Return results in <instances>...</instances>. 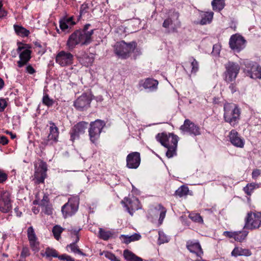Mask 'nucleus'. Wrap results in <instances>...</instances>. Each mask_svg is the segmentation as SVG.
<instances>
[{"instance_id":"nucleus-40","label":"nucleus","mask_w":261,"mask_h":261,"mask_svg":"<svg viewBox=\"0 0 261 261\" xmlns=\"http://www.w3.org/2000/svg\"><path fill=\"white\" fill-rule=\"evenodd\" d=\"M169 240V238L164 233V232L162 231H159L158 244L161 245L162 244L167 243L168 242Z\"/></svg>"},{"instance_id":"nucleus-61","label":"nucleus","mask_w":261,"mask_h":261,"mask_svg":"<svg viewBox=\"0 0 261 261\" xmlns=\"http://www.w3.org/2000/svg\"><path fill=\"white\" fill-rule=\"evenodd\" d=\"M64 20L67 22V23L70 25V27L73 26L75 24V22L72 21V17L67 19H64Z\"/></svg>"},{"instance_id":"nucleus-63","label":"nucleus","mask_w":261,"mask_h":261,"mask_svg":"<svg viewBox=\"0 0 261 261\" xmlns=\"http://www.w3.org/2000/svg\"><path fill=\"white\" fill-rule=\"evenodd\" d=\"M86 6L82 5L80 9V15L81 16L86 13Z\"/></svg>"},{"instance_id":"nucleus-55","label":"nucleus","mask_w":261,"mask_h":261,"mask_svg":"<svg viewBox=\"0 0 261 261\" xmlns=\"http://www.w3.org/2000/svg\"><path fill=\"white\" fill-rule=\"evenodd\" d=\"M7 174L3 170H0V182H3L7 179Z\"/></svg>"},{"instance_id":"nucleus-54","label":"nucleus","mask_w":261,"mask_h":261,"mask_svg":"<svg viewBox=\"0 0 261 261\" xmlns=\"http://www.w3.org/2000/svg\"><path fill=\"white\" fill-rule=\"evenodd\" d=\"M141 238V236L139 233H135L131 236H129V239L131 242L136 241L139 240Z\"/></svg>"},{"instance_id":"nucleus-28","label":"nucleus","mask_w":261,"mask_h":261,"mask_svg":"<svg viewBox=\"0 0 261 261\" xmlns=\"http://www.w3.org/2000/svg\"><path fill=\"white\" fill-rule=\"evenodd\" d=\"M252 253L250 250L239 247H236L231 252V255L234 257L238 256H249Z\"/></svg>"},{"instance_id":"nucleus-31","label":"nucleus","mask_w":261,"mask_h":261,"mask_svg":"<svg viewBox=\"0 0 261 261\" xmlns=\"http://www.w3.org/2000/svg\"><path fill=\"white\" fill-rule=\"evenodd\" d=\"M260 185L261 184L260 183L257 184L252 182L250 184H248L244 188L243 190L247 195L250 196L253 190L255 189L259 188Z\"/></svg>"},{"instance_id":"nucleus-30","label":"nucleus","mask_w":261,"mask_h":261,"mask_svg":"<svg viewBox=\"0 0 261 261\" xmlns=\"http://www.w3.org/2000/svg\"><path fill=\"white\" fill-rule=\"evenodd\" d=\"M214 13L213 12H204L201 15V19L200 20V24L204 25L210 23L213 18Z\"/></svg>"},{"instance_id":"nucleus-34","label":"nucleus","mask_w":261,"mask_h":261,"mask_svg":"<svg viewBox=\"0 0 261 261\" xmlns=\"http://www.w3.org/2000/svg\"><path fill=\"white\" fill-rule=\"evenodd\" d=\"M14 30L16 33L21 37H27L29 34L30 32L29 30H27L24 28L18 25H14Z\"/></svg>"},{"instance_id":"nucleus-49","label":"nucleus","mask_w":261,"mask_h":261,"mask_svg":"<svg viewBox=\"0 0 261 261\" xmlns=\"http://www.w3.org/2000/svg\"><path fill=\"white\" fill-rule=\"evenodd\" d=\"M69 27L70 25L64 19L60 21V28L62 31H66Z\"/></svg>"},{"instance_id":"nucleus-24","label":"nucleus","mask_w":261,"mask_h":261,"mask_svg":"<svg viewBox=\"0 0 261 261\" xmlns=\"http://www.w3.org/2000/svg\"><path fill=\"white\" fill-rule=\"evenodd\" d=\"M91 100L88 96L84 94L80 96L74 102V106L79 110L88 107L90 103Z\"/></svg>"},{"instance_id":"nucleus-45","label":"nucleus","mask_w":261,"mask_h":261,"mask_svg":"<svg viewBox=\"0 0 261 261\" xmlns=\"http://www.w3.org/2000/svg\"><path fill=\"white\" fill-rule=\"evenodd\" d=\"M105 256L111 261H121L114 254L109 251H104L102 253Z\"/></svg>"},{"instance_id":"nucleus-29","label":"nucleus","mask_w":261,"mask_h":261,"mask_svg":"<svg viewBox=\"0 0 261 261\" xmlns=\"http://www.w3.org/2000/svg\"><path fill=\"white\" fill-rule=\"evenodd\" d=\"M123 256L127 261H143L142 259L134 254L128 250H125L123 252Z\"/></svg>"},{"instance_id":"nucleus-19","label":"nucleus","mask_w":261,"mask_h":261,"mask_svg":"<svg viewBox=\"0 0 261 261\" xmlns=\"http://www.w3.org/2000/svg\"><path fill=\"white\" fill-rule=\"evenodd\" d=\"M186 247L191 253L195 254L197 257H201L203 254V251L198 242L188 241L186 243Z\"/></svg>"},{"instance_id":"nucleus-58","label":"nucleus","mask_w":261,"mask_h":261,"mask_svg":"<svg viewBox=\"0 0 261 261\" xmlns=\"http://www.w3.org/2000/svg\"><path fill=\"white\" fill-rule=\"evenodd\" d=\"M220 49L218 45L215 44L213 46V53L215 55H218L220 54Z\"/></svg>"},{"instance_id":"nucleus-25","label":"nucleus","mask_w":261,"mask_h":261,"mask_svg":"<svg viewBox=\"0 0 261 261\" xmlns=\"http://www.w3.org/2000/svg\"><path fill=\"white\" fill-rule=\"evenodd\" d=\"M59 136L58 128L53 123L49 127V133L47 136L46 144H52L53 143L57 142Z\"/></svg>"},{"instance_id":"nucleus-62","label":"nucleus","mask_w":261,"mask_h":261,"mask_svg":"<svg viewBox=\"0 0 261 261\" xmlns=\"http://www.w3.org/2000/svg\"><path fill=\"white\" fill-rule=\"evenodd\" d=\"M33 203L35 205H39V203H40V198H39V193H38L36 195V199L35 200H34Z\"/></svg>"},{"instance_id":"nucleus-15","label":"nucleus","mask_w":261,"mask_h":261,"mask_svg":"<svg viewBox=\"0 0 261 261\" xmlns=\"http://www.w3.org/2000/svg\"><path fill=\"white\" fill-rule=\"evenodd\" d=\"M125 202L122 201L124 203V206L127 208V212L130 215H133L134 212L140 208V202L138 199L135 197H132L124 198Z\"/></svg>"},{"instance_id":"nucleus-16","label":"nucleus","mask_w":261,"mask_h":261,"mask_svg":"<svg viewBox=\"0 0 261 261\" xmlns=\"http://www.w3.org/2000/svg\"><path fill=\"white\" fill-rule=\"evenodd\" d=\"M140 154L138 152H133L126 157V166L130 169H137L140 165Z\"/></svg>"},{"instance_id":"nucleus-10","label":"nucleus","mask_w":261,"mask_h":261,"mask_svg":"<svg viewBox=\"0 0 261 261\" xmlns=\"http://www.w3.org/2000/svg\"><path fill=\"white\" fill-rule=\"evenodd\" d=\"M19 54L20 60L17 62L18 66L22 67L27 64L31 59V51L27 47V45L20 44L17 48Z\"/></svg>"},{"instance_id":"nucleus-44","label":"nucleus","mask_w":261,"mask_h":261,"mask_svg":"<svg viewBox=\"0 0 261 261\" xmlns=\"http://www.w3.org/2000/svg\"><path fill=\"white\" fill-rule=\"evenodd\" d=\"M90 24H87L85 25L84 29L82 31H80L81 34H86V35H89V42H91V36L93 35V32H94V30L92 29V30H91L90 31H88L89 28L90 27Z\"/></svg>"},{"instance_id":"nucleus-38","label":"nucleus","mask_w":261,"mask_h":261,"mask_svg":"<svg viewBox=\"0 0 261 261\" xmlns=\"http://www.w3.org/2000/svg\"><path fill=\"white\" fill-rule=\"evenodd\" d=\"M27 236L29 242L38 240L34 229L32 226H30L28 228Z\"/></svg>"},{"instance_id":"nucleus-47","label":"nucleus","mask_w":261,"mask_h":261,"mask_svg":"<svg viewBox=\"0 0 261 261\" xmlns=\"http://www.w3.org/2000/svg\"><path fill=\"white\" fill-rule=\"evenodd\" d=\"M43 198L40 200V203H39V205L42 207L49 204L48 195L45 193H43Z\"/></svg>"},{"instance_id":"nucleus-48","label":"nucleus","mask_w":261,"mask_h":261,"mask_svg":"<svg viewBox=\"0 0 261 261\" xmlns=\"http://www.w3.org/2000/svg\"><path fill=\"white\" fill-rule=\"evenodd\" d=\"M58 258L60 260L63 261H74V259L73 258L66 254L59 255Z\"/></svg>"},{"instance_id":"nucleus-60","label":"nucleus","mask_w":261,"mask_h":261,"mask_svg":"<svg viewBox=\"0 0 261 261\" xmlns=\"http://www.w3.org/2000/svg\"><path fill=\"white\" fill-rule=\"evenodd\" d=\"M26 71L30 74H33L35 72V70L34 68L30 65H28L26 67Z\"/></svg>"},{"instance_id":"nucleus-20","label":"nucleus","mask_w":261,"mask_h":261,"mask_svg":"<svg viewBox=\"0 0 261 261\" xmlns=\"http://www.w3.org/2000/svg\"><path fill=\"white\" fill-rule=\"evenodd\" d=\"M158 81L152 78L141 80L139 83L140 87H143L149 92L155 91L158 89Z\"/></svg>"},{"instance_id":"nucleus-39","label":"nucleus","mask_w":261,"mask_h":261,"mask_svg":"<svg viewBox=\"0 0 261 261\" xmlns=\"http://www.w3.org/2000/svg\"><path fill=\"white\" fill-rule=\"evenodd\" d=\"M67 247L70 248L71 251L74 253H78L84 256H86L85 253H84L80 250V249L78 248V246L76 245L75 243H73L67 245Z\"/></svg>"},{"instance_id":"nucleus-14","label":"nucleus","mask_w":261,"mask_h":261,"mask_svg":"<svg viewBox=\"0 0 261 261\" xmlns=\"http://www.w3.org/2000/svg\"><path fill=\"white\" fill-rule=\"evenodd\" d=\"M260 223V216L255 214H248L244 228L250 229L257 228L259 227Z\"/></svg>"},{"instance_id":"nucleus-32","label":"nucleus","mask_w":261,"mask_h":261,"mask_svg":"<svg viewBox=\"0 0 261 261\" xmlns=\"http://www.w3.org/2000/svg\"><path fill=\"white\" fill-rule=\"evenodd\" d=\"M188 60V62L191 67V73L196 74L199 68L198 62L192 57H189Z\"/></svg>"},{"instance_id":"nucleus-59","label":"nucleus","mask_w":261,"mask_h":261,"mask_svg":"<svg viewBox=\"0 0 261 261\" xmlns=\"http://www.w3.org/2000/svg\"><path fill=\"white\" fill-rule=\"evenodd\" d=\"M8 140L7 138L4 136H0V143L3 145H6L8 143Z\"/></svg>"},{"instance_id":"nucleus-26","label":"nucleus","mask_w":261,"mask_h":261,"mask_svg":"<svg viewBox=\"0 0 261 261\" xmlns=\"http://www.w3.org/2000/svg\"><path fill=\"white\" fill-rule=\"evenodd\" d=\"M166 209L161 204H159L154 209L151 211V213L152 214L160 215L159 219V223L160 225L162 224V222L165 217L166 214Z\"/></svg>"},{"instance_id":"nucleus-8","label":"nucleus","mask_w":261,"mask_h":261,"mask_svg":"<svg viewBox=\"0 0 261 261\" xmlns=\"http://www.w3.org/2000/svg\"><path fill=\"white\" fill-rule=\"evenodd\" d=\"M55 60L61 67H67L73 64L74 56L68 51L61 50L57 53Z\"/></svg>"},{"instance_id":"nucleus-7","label":"nucleus","mask_w":261,"mask_h":261,"mask_svg":"<svg viewBox=\"0 0 261 261\" xmlns=\"http://www.w3.org/2000/svg\"><path fill=\"white\" fill-rule=\"evenodd\" d=\"M246 43L245 38L239 34L232 35L229 41L230 48L237 53H239L245 47Z\"/></svg>"},{"instance_id":"nucleus-3","label":"nucleus","mask_w":261,"mask_h":261,"mask_svg":"<svg viewBox=\"0 0 261 261\" xmlns=\"http://www.w3.org/2000/svg\"><path fill=\"white\" fill-rule=\"evenodd\" d=\"M136 47L134 42L126 43L124 41L117 42L114 45L115 53L121 59H126L129 54L133 51Z\"/></svg>"},{"instance_id":"nucleus-64","label":"nucleus","mask_w":261,"mask_h":261,"mask_svg":"<svg viewBox=\"0 0 261 261\" xmlns=\"http://www.w3.org/2000/svg\"><path fill=\"white\" fill-rule=\"evenodd\" d=\"M229 88L232 93H234L237 91V88L234 84H230Z\"/></svg>"},{"instance_id":"nucleus-42","label":"nucleus","mask_w":261,"mask_h":261,"mask_svg":"<svg viewBox=\"0 0 261 261\" xmlns=\"http://www.w3.org/2000/svg\"><path fill=\"white\" fill-rule=\"evenodd\" d=\"M99 234L100 238L104 240H108L112 236L110 231H106L102 228H99Z\"/></svg>"},{"instance_id":"nucleus-4","label":"nucleus","mask_w":261,"mask_h":261,"mask_svg":"<svg viewBox=\"0 0 261 261\" xmlns=\"http://www.w3.org/2000/svg\"><path fill=\"white\" fill-rule=\"evenodd\" d=\"M89 43V35L81 34L80 31L77 30L69 36L66 43V46L69 50H72L76 45L80 43L86 44Z\"/></svg>"},{"instance_id":"nucleus-27","label":"nucleus","mask_w":261,"mask_h":261,"mask_svg":"<svg viewBox=\"0 0 261 261\" xmlns=\"http://www.w3.org/2000/svg\"><path fill=\"white\" fill-rule=\"evenodd\" d=\"M79 60L83 65L88 67L92 64L94 61V58L91 55L84 53L79 57Z\"/></svg>"},{"instance_id":"nucleus-6","label":"nucleus","mask_w":261,"mask_h":261,"mask_svg":"<svg viewBox=\"0 0 261 261\" xmlns=\"http://www.w3.org/2000/svg\"><path fill=\"white\" fill-rule=\"evenodd\" d=\"M79 204V198L77 197H73L69 199L67 203L62 207V212L66 218L74 215L78 210Z\"/></svg>"},{"instance_id":"nucleus-51","label":"nucleus","mask_w":261,"mask_h":261,"mask_svg":"<svg viewBox=\"0 0 261 261\" xmlns=\"http://www.w3.org/2000/svg\"><path fill=\"white\" fill-rule=\"evenodd\" d=\"M7 106V103L5 99L0 98V112L4 111Z\"/></svg>"},{"instance_id":"nucleus-53","label":"nucleus","mask_w":261,"mask_h":261,"mask_svg":"<svg viewBox=\"0 0 261 261\" xmlns=\"http://www.w3.org/2000/svg\"><path fill=\"white\" fill-rule=\"evenodd\" d=\"M3 4L2 1H0V18H2L7 15V12L3 8Z\"/></svg>"},{"instance_id":"nucleus-17","label":"nucleus","mask_w":261,"mask_h":261,"mask_svg":"<svg viewBox=\"0 0 261 261\" xmlns=\"http://www.w3.org/2000/svg\"><path fill=\"white\" fill-rule=\"evenodd\" d=\"M179 14L176 12L171 13L169 17L166 19L163 23V27L165 28H171L173 30L175 29V27L179 25L178 21Z\"/></svg>"},{"instance_id":"nucleus-43","label":"nucleus","mask_w":261,"mask_h":261,"mask_svg":"<svg viewBox=\"0 0 261 261\" xmlns=\"http://www.w3.org/2000/svg\"><path fill=\"white\" fill-rule=\"evenodd\" d=\"M42 102L44 105L47 106V107H50L53 105L54 101L53 99L49 97L48 94H45L43 97Z\"/></svg>"},{"instance_id":"nucleus-21","label":"nucleus","mask_w":261,"mask_h":261,"mask_svg":"<svg viewBox=\"0 0 261 261\" xmlns=\"http://www.w3.org/2000/svg\"><path fill=\"white\" fill-rule=\"evenodd\" d=\"M87 124L85 122H81L74 126L70 133L72 140H74L80 135L84 133Z\"/></svg>"},{"instance_id":"nucleus-1","label":"nucleus","mask_w":261,"mask_h":261,"mask_svg":"<svg viewBox=\"0 0 261 261\" xmlns=\"http://www.w3.org/2000/svg\"><path fill=\"white\" fill-rule=\"evenodd\" d=\"M156 139L162 145L168 149L166 156L168 158L173 157L176 154V149L178 143V137L173 134L165 133L158 134L156 136Z\"/></svg>"},{"instance_id":"nucleus-2","label":"nucleus","mask_w":261,"mask_h":261,"mask_svg":"<svg viewBox=\"0 0 261 261\" xmlns=\"http://www.w3.org/2000/svg\"><path fill=\"white\" fill-rule=\"evenodd\" d=\"M224 117L225 121L234 126L237 124L240 119V109L233 103H226L224 106Z\"/></svg>"},{"instance_id":"nucleus-56","label":"nucleus","mask_w":261,"mask_h":261,"mask_svg":"<svg viewBox=\"0 0 261 261\" xmlns=\"http://www.w3.org/2000/svg\"><path fill=\"white\" fill-rule=\"evenodd\" d=\"M30 255L29 250L28 248H23L21 252V257L25 258Z\"/></svg>"},{"instance_id":"nucleus-33","label":"nucleus","mask_w":261,"mask_h":261,"mask_svg":"<svg viewBox=\"0 0 261 261\" xmlns=\"http://www.w3.org/2000/svg\"><path fill=\"white\" fill-rule=\"evenodd\" d=\"M213 9L216 11H220L225 6L224 0H213L212 2Z\"/></svg>"},{"instance_id":"nucleus-46","label":"nucleus","mask_w":261,"mask_h":261,"mask_svg":"<svg viewBox=\"0 0 261 261\" xmlns=\"http://www.w3.org/2000/svg\"><path fill=\"white\" fill-rule=\"evenodd\" d=\"M30 247L32 250L35 252H38L40 249L39 243L38 240H35L29 242Z\"/></svg>"},{"instance_id":"nucleus-9","label":"nucleus","mask_w":261,"mask_h":261,"mask_svg":"<svg viewBox=\"0 0 261 261\" xmlns=\"http://www.w3.org/2000/svg\"><path fill=\"white\" fill-rule=\"evenodd\" d=\"M105 125L104 122L100 120H96L91 123L90 127L89 129V135L92 142L95 143L98 139Z\"/></svg>"},{"instance_id":"nucleus-12","label":"nucleus","mask_w":261,"mask_h":261,"mask_svg":"<svg viewBox=\"0 0 261 261\" xmlns=\"http://www.w3.org/2000/svg\"><path fill=\"white\" fill-rule=\"evenodd\" d=\"M11 209L10 193L6 191H2L0 195V211L3 213H7Z\"/></svg>"},{"instance_id":"nucleus-37","label":"nucleus","mask_w":261,"mask_h":261,"mask_svg":"<svg viewBox=\"0 0 261 261\" xmlns=\"http://www.w3.org/2000/svg\"><path fill=\"white\" fill-rule=\"evenodd\" d=\"M188 192V188L186 186H182L180 187L177 190H176L175 194L181 197L187 195Z\"/></svg>"},{"instance_id":"nucleus-18","label":"nucleus","mask_w":261,"mask_h":261,"mask_svg":"<svg viewBox=\"0 0 261 261\" xmlns=\"http://www.w3.org/2000/svg\"><path fill=\"white\" fill-rule=\"evenodd\" d=\"M248 234L247 230L229 231H225L223 232V236L228 238H233L236 241L242 242L245 240Z\"/></svg>"},{"instance_id":"nucleus-23","label":"nucleus","mask_w":261,"mask_h":261,"mask_svg":"<svg viewBox=\"0 0 261 261\" xmlns=\"http://www.w3.org/2000/svg\"><path fill=\"white\" fill-rule=\"evenodd\" d=\"M46 164L42 161L40 162L39 164V167L37 169L35 173V178H37L39 182H43L46 176Z\"/></svg>"},{"instance_id":"nucleus-41","label":"nucleus","mask_w":261,"mask_h":261,"mask_svg":"<svg viewBox=\"0 0 261 261\" xmlns=\"http://www.w3.org/2000/svg\"><path fill=\"white\" fill-rule=\"evenodd\" d=\"M47 257H58L59 256L57 251L53 248H47L46 249L45 254Z\"/></svg>"},{"instance_id":"nucleus-36","label":"nucleus","mask_w":261,"mask_h":261,"mask_svg":"<svg viewBox=\"0 0 261 261\" xmlns=\"http://www.w3.org/2000/svg\"><path fill=\"white\" fill-rule=\"evenodd\" d=\"M64 228H63L62 227L58 225L55 226L53 227L52 232L53 233L54 237L57 240H59L60 239V235L64 230Z\"/></svg>"},{"instance_id":"nucleus-57","label":"nucleus","mask_w":261,"mask_h":261,"mask_svg":"<svg viewBox=\"0 0 261 261\" xmlns=\"http://www.w3.org/2000/svg\"><path fill=\"white\" fill-rule=\"evenodd\" d=\"M260 171L259 170H258V169L254 170L252 173V177L253 179H256L260 175Z\"/></svg>"},{"instance_id":"nucleus-5","label":"nucleus","mask_w":261,"mask_h":261,"mask_svg":"<svg viewBox=\"0 0 261 261\" xmlns=\"http://www.w3.org/2000/svg\"><path fill=\"white\" fill-rule=\"evenodd\" d=\"M224 80L230 83L234 81L239 73L240 66L237 63L229 61L225 64Z\"/></svg>"},{"instance_id":"nucleus-22","label":"nucleus","mask_w":261,"mask_h":261,"mask_svg":"<svg viewBox=\"0 0 261 261\" xmlns=\"http://www.w3.org/2000/svg\"><path fill=\"white\" fill-rule=\"evenodd\" d=\"M229 140L231 144L234 146L243 148L244 146V140L241 138L238 133L234 129H232L229 133Z\"/></svg>"},{"instance_id":"nucleus-11","label":"nucleus","mask_w":261,"mask_h":261,"mask_svg":"<svg viewBox=\"0 0 261 261\" xmlns=\"http://www.w3.org/2000/svg\"><path fill=\"white\" fill-rule=\"evenodd\" d=\"M180 130L184 133L198 136L201 134L200 128L189 119H186L184 124L180 126Z\"/></svg>"},{"instance_id":"nucleus-13","label":"nucleus","mask_w":261,"mask_h":261,"mask_svg":"<svg viewBox=\"0 0 261 261\" xmlns=\"http://www.w3.org/2000/svg\"><path fill=\"white\" fill-rule=\"evenodd\" d=\"M244 64L247 68L246 70L251 78L261 79V67L248 60H245Z\"/></svg>"},{"instance_id":"nucleus-52","label":"nucleus","mask_w":261,"mask_h":261,"mask_svg":"<svg viewBox=\"0 0 261 261\" xmlns=\"http://www.w3.org/2000/svg\"><path fill=\"white\" fill-rule=\"evenodd\" d=\"M120 239H121V240L122 241V242L123 243H125L126 244H128L131 242L130 239H129V236H128V235L122 234L120 236Z\"/></svg>"},{"instance_id":"nucleus-50","label":"nucleus","mask_w":261,"mask_h":261,"mask_svg":"<svg viewBox=\"0 0 261 261\" xmlns=\"http://www.w3.org/2000/svg\"><path fill=\"white\" fill-rule=\"evenodd\" d=\"M42 207L43 211L45 214L48 215L52 214V207L49 204L47 205H44V206H42Z\"/></svg>"},{"instance_id":"nucleus-35","label":"nucleus","mask_w":261,"mask_h":261,"mask_svg":"<svg viewBox=\"0 0 261 261\" xmlns=\"http://www.w3.org/2000/svg\"><path fill=\"white\" fill-rule=\"evenodd\" d=\"M189 218L195 223L203 224V220L202 217L198 213H192L189 215Z\"/></svg>"}]
</instances>
